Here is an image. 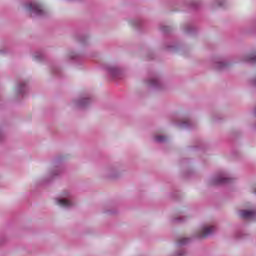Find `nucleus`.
<instances>
[{
    "label": "nucleus",
    "instance_id": "1",
    "mask_svg": "<svg viewBox=\"0 0 256 256\" xmlns=\"http://www.w3.org/2000/svg\"><path fill=\"white\" fill-rule=\"evenodd\" d=\"M27 9L28 11H30V13H32L36 17H43V15H45V11H43V8L41 7V5L35 2L28 4Z\"/></svg>",
    "mask_w": 256,
    "mask_h": 256
},
{
    "label": "nucleus",
    "instance_id": "3",
    "mask_svg": "<svg viewBox=\"0 0 256 256\" xmlns=\"http://www.w3.org/2000/svg\"><path fill=\"white\" fill-rule=\"evenodd\" d=\"M240 217L242 219H254L256 220V211L251 210H242L239 212Z\"/></svg>",
    "mask_w": 256,
    "mask_h": 256
},
{
    "label": "nucleus",
    "instance_id": "11",
    "mask_svg": "<svg viewBox=\"0 0 256 256\" xmlns=\"http://www.w3.org/2000/svg\"><path fill=\"white\" fill-rule=\"evenodd\" d=\"M189 243V238H180L178 241V245H187Z\"/></svg>",
    "mask_w": 256,
    "mask_h": 256
},
{
    "label": "nucleus",
    "instance_id": "2",
    "mask_svg": "<svg viewBox=\"0 0 256 256\" xmlns=\"http://www.w3.org/2000/svg\"><path fill=\"white\" fill-rule=\"evenodd\" d=\"M231 183V178L227 177L226 174H219L212 180V185H225Z\"/></svg>",
    "mask_w": 256,
    "mask_h": 256
},
{
    "label": "nucleus",
    "instance_id": "4",
    "mask_svg": "<svg viewBox=\"0 0 256 256\" xmlns=\"http://www.w3.org/2000/svg\"><path fill=\"white\" fill-rule=\"evenodd\" d=\"M215 231H216L215 226H205L204 228H202V231L199 234V237H209V235H213Z\"/></svg>",
    "mask_w": 256,
    "mask_h": 256
},
{
    "label": "nucleus",
    "instance_id": "12",
    "mask_svg": "<svg viewBox=\"0 0 256 256\" xmlns=\"http://www.w3.org/2000/svg\"><path fill=\"white\" fill-rule=\"evenodd\" d=\"M225 67H227V64L223 62H218L216 65V69H225Z\"/></svg>",
    "mask_w": 256,
    "mask_h": 256
},
{
    "label": "nucleus",
    "instance_id": "9",
    "mask_svg": "<svg viewBox=\"0 0 256 256\" xmlns=\"http://www.w3.org/2000/svg\"><path fill=\"white\" fill-rule=\"evenodd\" d=\"M248 63H256V54H251L245 58Z\"/></svg>",
    "mask_w": 256,
    "mask_h": 256
},
{
    "label": "nucleus",
    "instance_id": "14",
    "mask_svg": "<svg viewBox=\"0 0 256 256\" xmlns=\"http://www.w3.org/2000/svg\"><path fill=\"white\" fill-rule=\"evenodd\" d=\"M179 255H185L184 251H180Z\"/></svg>",
    "mask_w": 256,
    "mask_h": 256
},
{
    "label": "nucleus",
    "instance_id": "10",
    "mask_svg": "<svg viewBox=\"0 0 256 256\" xmlns=\"http://www.w3.org/2000/svg\"><path fill=\"white\" fill-rule=\"evenodd\" d=\"M89 102H90L89 99L84 98V99H82V100H80V101L78 102V107H85V105H87V103H89Z\"/></svg>",
    "mask_w": 256,
    "mask_h": 256
},
{
    "label": "nucleus",
    "instance_id": "15",
    "mask_svg": "<svg viewBox=\"0 0 256 256\" xmlns=\"http://www.w3.org/2000/svg\"><path fill=\"white\" fill-rule=\"evenodd\" d=\"M254 193H255V195H256V188L254 189Z\"/></svg>",
    "mask_w": 256,
    "mask_h": 256
},
{
    "label": "nucleus",
    "instance_id": "8",
    "mask_svg": "<svg viewBox=\"0 0 256 256\" xmlns=\"http://www.w3.org/2000/svg\"><path fill=\"white\" fill-rule=\"evenodd\" d=\"M154 141L156 143H165V141H167V137H165V136H155Z\"/></svg>",
    "mask_w": 256,
    "mask_h": 256
},
{
    "label": "nucleus",
    "instance_id": "13",
    "mask_svg": "<svg viewBox=\"0 0 256 256\" xmlns=\"http://www.w3.org/2000/svg\"><path fill=\"white\" fill-rule=\"evenodd\" d=\"M23 87H25V82H22V83L18 86V92H19V93H23Z\"/></svg>",
    "mask_w": 256,
    "mask_h": 256
},
{
    "label": "nucleus",
    "instance_id": "6",
    "mask_svg": "<svg viewBox=\"0 0 256 256\" xmlns=\"http://www.w3.org/2000/svg\"><path fill=\"white\" fill-rule=\"evenodd\" d=\"M108 71V75H110V77H112L113 79L119 77V75H121V70L119 68L116 67H109L107 69Z\"/></svg>",
    "mask_w": 256,
    "mask_h": 256
},
{
    "label": "nucleus",
    "instance_id": "5",
    "mask_svg": "<svg viewBox=\"0 0 256 256\" xmlns=\"http://www.w3.org/2000/svg\"><path fill=\"white\" fill-rule=\"evenodd\" d=\"M55 201H56V205H59L60 207H65L66 209L73 207V203L67 199L56 198Z\"/></svg>",
    "mask_w": 256,
    "mask_h": 256
},
{
    "label": "nucleus",
    "instance_id": "7",
    "mask_svg": "<svg viewBox=\"0 0 256 256\" xmlns=\"http://www.w3.org/2000/svg\"><path fill=\"white\" fill-rule=\"evenodd\" d=\"M148 84L150 85V87H157L159 85V78H151Z\"/></svg>",
    "mask_w": 256,
    "mask_h": 256
}]
</instances>
